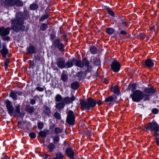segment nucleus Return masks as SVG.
I'll use <instances>...</instances> for the list:
<instances>
[{
  "label": "nucleus",
  "mask_w": 159,
  "mask_h": 159,
  "mask_svg": "<svg viewBox=\"0 0 159 159\" xmlns=\"http://www.w3.org/2000/svg\"><path fill=\"white\" fill-rule=\"evenodd\" d=\"M11 28H5L4 26L0 27V35L5 36L8 35L10 33V30L11 29L16 32L23 31L25 30V26L23 25L24 19L21 13L18 12L16 14L15 18L11 20Z\"/></svg>",
  "instance_id": "1"
},
{
  "label": "nucleus",
  "mask_w": 159,
  "mask_h": 159,
  "mask_svg": "<svg viewBox=\"0 0 159 159\" xmlns=\"http://www.w3.org/2000/svg\"><path fill=\"white\" fill-rule=\"evenodd\" d=\"M76 66L80 67L83 68L85 65L87 67V69L85 70V72L87 73L91 71L92 69V66L89 65V62L86 58H84L82 61L78 60L77 59H73L70 61H68L66 63V67L68 68L71 67L73 66V64Z\"/></svg>",
  "instance_id": "2"
},
{
  "label": "nucleus",
  "mask_w": 159,
  "mask_h": 159,
  "mask_svg": "<svg viewBox=\"0 0 159 159\" xmlns=\"http://www.w3.org/2000/svg\"><path fill=\"white\" fill-rule=\"evenodd\" d=\"M80 108L83 110H89L92 109L97 104L98 105L102 104V102L100 100L96 101V100L89 98L87 99L86 101L84 100H80Z\"/></svg>",
  "instance_id": "3"
},
{
  "label": "nucleus",
  "mask_w": 159,
  "mask_h": 159,
  "mask_svg": "<svg viewBox=\"0 0 159 159\" xmlns=\"http://www.w3.org/2000/svg\"><path fill=\"white\" fill-rule=\"evenodd\" d=\"M5 103L8 113L11 116H14L16 115V113H20V106L19 104L15 107V110L14 111V107L11 101L7 100L5 101Z\"/></svg>",
  "instance_id": "4"
},
{
  "label": "nucleus",
  "mask_w": 159,
  "mask_h": 159,
  "mask_svg": "<svg viewBox=\"0 0 159 159\" xmlns=\"http://www.w3.org/2000/svg\"><path fill=\"white\" fill-rule=\"evenodd\" d=\"M76 99V97L74 95H72L70 98L67 96L63 98L61 102L56 104L55 107L57 109L59 110L63 108L66 104L72 103L73 101Z\"/></svg>",
  "instance_id": "5"
},
{
  "label": "nucleus",
  "mask_w": 159,
  "mask_h": 159,
  "mask_svg": "<svg viewBox=\"0 0 159 159\" xmlns=\"http://www.w3.org/2000/svg\"><path fill=\"white\" fill-rule=\"evenodd\" d=\"M130 97L132 98L133 101L139 102L143 99L144 101V96L143 93L139 90H136L134 91L130 95Z\"/></svg>",
  "instance_id": "6"
},
{
  "label": "nucleus",
  "mask_w": 159,
  "mask_h": 159,
  "mask_svg": "<svg viewBox=\"0 0 159 159\" xmlns=\"http://www.w3.org/2000/svg\"><path fill=\"white\" fill-rule=\"evenodd\" d=\"M156 92V89L154 87L145 88L143 91L144 101L149 100V97L152 95Z\"/></svg>",
  "instance_id": "7"
},
{
  "label": "nucleus",
  "mask_w": 159,
  "mask_h": 159,
  "mask_svg": "<svg viewBox=\"0 0 159 159\" xmlns=\"http://www.w3.org/2000/svg\"><path fill=\"white\" fill-rule=\"evenodd\" d=\"M66 123L69 125H73L75 124V116L74 112L71 110H70L67 113Z\"/></svg>",
  "instance_id": "8"
},
{
  "label": "nucleus",
  "mask_w": 159,
  "mask_h": 159,
  "mask_svg": "<svg viewBox=\"0 0 159 159\" xmlns=\"http://www.w3.org/2000/svg\"><path fill=\"white\" fill-rule=\"evenodd\" d=\"M146 130H149L151 132L159 131V125L155 122L149 123L145 127Z\"/></svg>",
  "instance_id": "9"
},
{
  "label": "nucleus",
  "mask_w": 159,
  "mask_h": 159,
  "mask_svg": "<svg viewBox=\"0 0 159 159\" xmlns=\"http://www.w3.org/2000/svg\"><path fill=\"white\" fill-rule=\"evenodd\" d=\"M52 46L55 48H57L61 52H63L65 50L64 44L58 38L55 39L53 42Z\"/></svg>",
  "instance_id": "10"
},
{
  "label": "nucleus",
  "mask_w": 159,
  "mask_h": 159,
  "mask_svg": "<svg viewBox=\"0 0 159 159\" xmlns=\"http://www.w3.org/2000/svg\"><path fill=\"white\" fill-rule=\"evenodd\" d=\"M121 67L120 63L117 61H114L111 65V68L113 71L116 72L119 71Z\"/></svg>",
  "instance_id": "11"
},
{
  "label": "nucleus",
  "mask_w": 159,
  "mask_h": 159,
  "mask_svg": "<svg viewBox=\"0 0 159 159\" xmlns=\"http://www.w3.org/2000/svg\"><path fill=\"white\" fill-rule=\"evenodd\" d=\"M15 0H2L1 4L2 6L11 7L15 6Z\"/></svg>",
  "instance_id": "12"
},
{
  "label": "nucleus",
  "mask_w": 159,
  "mask_h": 159,
  "mask_svg": "<svg viewBox=\"0 0 159 159\" xmlns=\"http://www.w3.org/2000/svg\"><path fill=\"white\" fill-rule=\"evenodd\" d=\"M116 99V97L115 96H111L106 98L104 102H108L109 105L113 104V102Z\"/></svg>",
  "instance_id": "13"
},
{
  "label": "nucleus",
  "mask_w": 159,
  "mask_h": 159,
  "mask_svg": "<svg viewBox=\"0 0 159 159\" xmlns=\"http://www.w3.org/2000/svg\"><path fill=\"white\" fill-rule=\"evenodd\" d=\"M57 65L60 68L62 69L66 67L65 60L62 58H59L57 61Z\"/></svg>",
  "instance_id": "14"
},
{
  "label": "nucleus",
  "mask_w": 159,
  "mask_h": 159,
  "mask_svg": "<svg viewBox=\"0 0 159 159\" xmlns=\"http://www.w3.org/2000/svg\"><path fill=\"white\" fill-rule=\"evenodd\" d=\"M127 26V24L126 22L124 19H120L119 21V22L118 23L117 26L119 30H121L123 29L124 27H126Z\"/></svg>",
  "instance_id": "15"
},
{
  "label": "nucleus",
  "mask_w": 159,
  "mask_h": 159,
  "mask_svg": "<svg viewBox=\"0 0 159 159\" xmlns=\"http://www.w3.org/2000/svg\"><path fill=\"white\" fill-rule=\"evenodd\" d=\"M8 50L6 48V44L5 43H3L2 49L0 51V53L3 57H6V55L8 54Z\"/></svg>",
  "instance_id": "16"
},
{
  "label": "nucleus",
  "mask_w": 159,
  "mask_h": 159,
  "mask_svg": "<svg viewBox=\"0 0 159 159\" xmlns=\"http://www.w3.org/2000/svg\"><path fill=\"white\" fill-rule=\"evenodd\" d=\"M34 58L35 60V63H37V65L39 66L44 61L43 58L41 56H36L34 57Z\"/></svg>",
  "instance_id": "17"
},
{
  "label": "nucleus",
  "mask_w": 159,
  "mask_h": 159,
  "mask_svg": "<svg viewBox=\"0 0 159 159\" xmlns=\"http://www.w3.org/2000/svg\"><path fill=\"white\" fill-rule=\"evenodd\" d=\"M145 64L147 67L151 68L153 66L154 63L152 60L150 59H148L145 60Z\"/></svg>",
  "instance_id": "18"
},
{
  "label": "nucleus",
  "mask_w": 159,
  "mask_h": 159,
  "mask_svg": "<svg viewBox=\"0 0 159 159\" xmlns=\"http://www.w3.org/2000/svg\"><path fill=\"white\" fill-rule=\"evenodd\" d=\"M25 110L27 112L31 114L34 111V107L30 106L29 105H27L25 106Z\"/></svg>",
  "instance_id": "19"
},
{
  "label": "nucleus",
  "mask_w": 159,
  "mask_h": 159,
  "mask_svg": "<svg viewBox=\"0 0 159 159\" xmlns=\"http://www.w3.org/2000/svg\"><path fill=\"white\" fill-rule=\"evenodd\" d=\"M27 49L28 53L30 54L36 53L37 52V49L33 45L30 46Z\"/></svg>",
  "instance_id": "20"
},
{
  "label": "nucleus",
  "mask_w": 159,
  "mask_h": 159,
  "mask_svg": "<svg viewBox=\"0 0 159 159\" xmlns=\"http://www.w3.org/2000/svg\"><path fill=\"white\" fill-rule=\"evenodd\" d=\"M66 153L67 156L70 157H74V153L73 150L70 148H68L66 150Z\"/></svg>",
  "instance_id": "21"
},
{
  "label": "nucleus",
  "mask_w": 159,
  "mask_h": 159,
  "mask_svg": "<svg viewBox=\"0 0 159 159\" xmlns=\"http://www.w3.org/2000/svg\"><path fill=\"white\" fill-rule=\"evenodd\" d=\"M43 113L45 115L48 116L51 113L50 108L47 106H44L43 108Z\"/></svg>",
  "instance_id": "22"
},
{
  "label": "nucleus",
  "mask_w": 159,
  "mask_h": 159,
  "mask_svg": "<svg viewBox=\"0 0 159 159\" xmlns=\"http://www.w3.org/2000/svg\"><path fill=\"white\" fill-rule=\"evenodd\" d=\"M47 148L50 152H53L54 149L56 148V146L52 143H50L47 146Z\"/></svg>",
  "instance_id": "23"
},
{
  "label": "nucleus",
  "mask_w": 159,
  "mask_h": 159,
  "mask_svg": "<svg viewBox=\"0 0 159 159\" xmlns=\"http://www.w3.org/2000/svg\"><path fill=\"white\" fill-rule=\"evenodd\" d=\"M79 87V84L77 81L73 82L70 85L71 88L73 90H77Z\"/></svg>",
  "instance_id": "24"
},
{
  "label": "nucleus",
  "mask_w": 159,
  "mask_h": 159,
  "mask_svg": "<svg viewBox=\"0 0 159 159\" xmlns=\"http://www.w3.org/2000/svg\"><path fill=\"white\" fill-rule=\"evenodd\" d=\"M115 31L114 29L112 28H108L106 29V33L110 35L113 34Z\"/></svg>",
  "instance_id": "25"
},
{
  "label": "nucleus",
  "mask_w": 159,
  "mask_h": 159,
  "mask_svg": "<svg viewBox=\"0 0 159 159\" xmlns=\"http://www.w3.org/2000/svg\"><path fill=\"white\" fill-rule=\"evenodd\" d=\"M9 96L11 98L14 100H16L17 99V95L16 92L13 91H11L10 93Z\"/></svg>",
  "instance_id": "26"
},
{
  "label": "nucleus",
  "mask_w": 159,
  "mask_h": 159,
  "mask_svg": "<svg viewBox=\"0 0 159 159\" xmlns=\"http://www.w3.org/2000/svg\"><path fill=\"white\" fill-rule=\"evenodd\" d=\"M48 132V130L46 131H41L39 132V135L42 138H45Z\"/></svg>",
  "instance_id": "27"
},
{
  "label": "nucleus",
  "mask_w": 159,
  "mask_h": 159,
  "mask_svg": "<svg viewBox=\"0 0 159 159\" xmlns=\"http://www.w3.org/2000/svg\"><path fill=\"white\" fill-rule=\"evenodd\" d=\"M53 142L55 144H57L59 142V136L57 135L53 136L52 137Z\"/></svg>",
  "instance_id": "28"
},
{
  "label": "nucleus",
  "mask_w": 159,
  "mask_h": 159,
  "mask_svg": "<svg viewBox=\"0 0 159 159\" xmlns=\"http://www.w3.org/2000/svg\"><path fill=\"white\" fill-rule=\"evenodd\" d=\"M63 156L62 154L60 152H57L56 154V157L53 159H63Z\"/></svg>",
  "instance_id": "29"
},
{
  "label": "nucleus",
  "mask_w": 159,
  "mask_h": 159,
  "mask_svg": "<svg viewBox=\"0 0 159 159\" xmlns=\"http://www.w3.org/2000/svg\"><path fill=\"white\" fill-rule=\"evenodd\" d=\"M15 5L17 7H21L23 5V2L20 0H15Z\"/></svg>",
  "instance_id": "30"
},
{
  "label": "nucleus",
  "mask_w": 159,
  "mask_h": 159,
  "mask_svg": "<svg viewBox=\"0 0 159 159\" xmlns=\"http://www.w3.org/2000/svg\"><path fill=\"white\" fill-rule=\"evenodd\" d=\"M30 8L31 10H34L38 8L39 6L36 3H33L30 5Z\"/></svg>",
  "instance_id": "31"
},
{
  "label": "nucleus",
  "mask_w": 159,
  "mask_h": 159,
  "mask_svg": "<svg viewBox=\"0 0 159 159\" xmlns=\"http://www.w3.org/2000/svg\"><path fill=\"white\" fill-rule=\"evenodd\" d=\"M10 62V59L9 58L6 59L4 63V66L6 70L7 69L8 65Z\"/></svg>",
  "instance_id": "32"
},
{
  "label": "nucleus",
  "mask_w": 159,
  "mask_h": 159,
  "mask_svg": "<svg viewBox=\"0 0 159 159\" xmlns=\"http://www.w3.org/2000/svg\"><path fill=\"white\" fill-rule=\"evenodd\" d=\"M112 89L115 94H118L119 93V88L116 85H115L112 87Z\"/></svg>",
  "instance_id": "33"
},
{
  "label": "nucleus",
  "mask_w": 159,
  "mask_h": 159,
  "mask_svg": "<svg viewBox=\"0 0 159 159\" xmlns=\"http://www.w3.org/2000/svg\"><path fill=\"white\" fill-rule=\"evenodd\" d=\"M129 89L131 91H133L136 88V85L133 83L131 85H129L128 87Z\"/></svg>",
  "instance_id": "34"
},
{
  "label": "nucleus",
  "mask_w": 159,
  "mask_h": 159,
  "mask_svg": "<svg viewBox=\"0 0 159 159\" xmlns=\"http://www.w3.org/2000/svg\"><path fill=\"white\" fill-rule=\"evenodd\" d=\"M62 132V129L59 127H56L54 129V133L55 134L61 133Z\"/></svg>",
  "instance_id": "35"
},
{
  "label": "nucleus",
  "mask_w": 159,
  "mask_h": 159,
  "mask_svg": "<svg viewBox=\"0 0 159 159\" xmlns=\"http://www.w3.org/2000/svg\"><path fill=\"white\" fill-rule=\"evenodd\" d=\"M62 99L61 96L59 94L57 95L55 97V100L58 102L62 101Z\"/></svg>",
  "instance_id": "36"
},
{
  "label": "nucleus",
  "mask_w": 159,
  "mask_h": 159,
  "mask_svg": "<svg viewBox=\"0 0 159 159\" xmlns=\"http://www.w3.org/2000/svg\"><path fill=\"white\" fill-rule=\"evenodd\" d=\"M90 51L92 54H95L96 53L97 51L96 48L94 46H92L90 49Z\"/></svg>",
  "instance_id": "37"
},
{
  "label": "nucleus",
  "mask_w": 159,
  "mask_h": 159,
  "mask_svg": "<svg viewBox=\"0 0 159 159\" xmlns=\"http://www.w3.org/2000/svg\"><path fill=\"white\" fill-rule=\"evenodd\" d=\"M48 25L46 24H43L40 27V29L42 31H44L47 28Z\"/></svg>",
  "instance_id": "38"
},
{
  "label": "nucleus",
  "mask_w": 159,
  "mask_h": 159,
  "mask_svg": "<svg viewBox=\"0 0 159 159\" xmlns=\"http://www.w3.org/2000/svg\"><path fill=\"white\" fill-rule=\"evenodd\" d=\"M49 17V15L48 14H45L42 16L40 19V20L41 21H43Z\"/></svg>",
  "instance_id": "39"
},
{
  "label": "nucleus",
  "mask_w": 159,
  "mask_h": 159,
  "mask_svg": "<svg viewBox=\"0 0 159 159\" xmlns=\"http://www.w3.org/2000/svg\"><path fill=\"white\" fill-rule=\"evenodd\" d=\"M54 116L57 120H60L61 118V115L58 112L55 113Z\"/></svg>",
  "instance_id": "40"
},
{
  "label": "nucleus",
  "mask_w": 159,
  "mask_h": 159,
  "mask_svg": "<svg viewBox=\"0 0 159 159\" xmlns=\"http://www.w3.org/2000/svg\"><path fill=\"white\" fill-rule=\"evenodd\" d=\"M61 79L64 81H66L68 79L67 75L65 74H62L61 76Z\"/></svg>",
  "instance_id": "41"
},
{
  "label": "nucleus",
  "mask_w": 159,
  "mask_h": 159,
  "mask_svg": "<svg viewBox=\"0 0 159 159\" xmlns=\"http://www.w3.org/2000/svg\"><path fill=\"white\" fill-rule=\"evenodd\" d=\"M43 123L42 122H40L38 123V127L39 129H42L43 127Z\"/></svg>",
  "instance_id": "42"
},
{
  "label": "nucleus",
  "mask_w": 159,
  "mask_h": 159,
  "mask_svg": "<svg viewBox=\"0 0 159 159\" xmlns=\"http://www.w3.org/2000/svg\"><path fill=\"white\" fill-rule=\"evenodd\" d=\"M94 63L95 65L99 66L100 64V61L99 59L96 58Z\"/></svg>",
  "instance_id": "43"
},
{
  "label": "nucleus",
  "mask_w": 159,
  "mask_h": 159,
  "mask_svg": "<svg viewBox=\"0 0 159 159\" xmlns=\"http://www.w3.org/2000/svg\"><path fill=\"white\" fill-rule=\"evenodd\" d=\"M107 11L108 13L110 15L113 16L115 14L114 12L111 10L110 9H107Z\"/></svg>",
  "instance_id": "44"
},
{
  "label": "nucleus",
  "mask_w": 159,
  "mask_h": 159,
  "mask_svg": "<svg viewBox=\"0 0 159 159\" xmlns=\"http://www.w3.org/2000/svg\"><path fill=\"white\" fill-rule=\"evenodd\" d=\"M29 136L31 139L35 138L36 137V134L34 133H31L29 134Z\"/></svg>",
  "instance_id": "45"
},
{
  "label": "nucleus",
  "mask_w": 159,
  "mask_h": 159,
  "mask_svg": "<svg viewBox=\"0 0 159 159\" xmlns=\"http://www.w3.org/2000/svg\"><path fill=\"white\" fill-rule=\"evenodd\" d=\"M35 89L39 92H43L44 91V89L43 88L39 87H37Z\"/></svg>",
  "instance_id": "46"
},
{
  "label": "nucleus",
  "mask_w": 159,
  "mask_h": 159,
  "mask_svg": "<svg viewBox=\"0 0 159 159\" xmlns=\"http://www.w3.org/2000/svg\"><path fill=\"white\" fill-rule=\"evenodd\" d=\"M158 110L157 108H153L152 109V112L154 114H157L158 113Z\"/></svg>",
  "instance_id": "47"
},
{
  "label": "nucleus",
  "mask_w": 159,
  "mask_h": 159,
  "mask_svg": "<svg viewBox=\"0 0 159 159\" xmlns=\"http://www.w3.org/2000/svg\"><path fill=\"white\" fill-rule=\"evenodd\" d=\"M50 156L48 155H46L43 156V159H50Z\"/></svg>",
  "instance_id": "48"
},
{
  "label": "nucleus",
  "mask_w": 159,
  "mask_h": 159,
  "mask_svg": "<svg viewBox=\"0 0 159 159\" xmlns=\"http://www.w3.org/2000/svg\"><path fill=\"white\" fill-rule=\"evenodd\" d=\"M120 33V34L123 35H126L127 34V32L124 30H121Z\"/></svg>",
  "instance_id": "49"
},
{
  "label": "nucleus",
  "mask_w": 159,
  "mask_h": 159,
  "mask_svg": "<svg viewBox=\"0 0 159 159\" xmlns=\"http://www.w3.org/2000/svg\"><path fill=\"white\" fill-rule=\"evenodd\" d=\"M10 38L9 36H6L2 38V39L4 41H8L10 40Z\"/></svg>",
  "instance_id": "50"
},
{
  "label": "nucleus",
  "mask_w": 159,
  "mask_h": 159,
  "mask_svg": "<svg viewBox=\"0 0 159 159\" xmlns=\"http://www.w3.org/2000/svg\"><path fill=\"white\" fill-rule=\"evenodd\" d=\"M56 37V34H51L50 35V38L52 40H53Z\"/></svg>",
  "instance_id": "51"
},
{
  "label": "nucleus",
  "mask_w": 159,
  "mask_h": 159,
  "mask_svg": "<svg viewBox=\"0 0 159 159\" xmlns=\"http://www.w3.org/2000/svg\"><path fill=\"white\" fill-rule=\"evenodd\" d=\"M35 102V101L34 99H31L30 101V103L32 105H34Z\"/></svg>",
  "instance_id": "52"
},
{
  "label": "nucleus",
  "mask_w": 159,
  "mask_h": 159,
  "mask_svg": "<svg viewBox=\"0 0 159 159\" xmlns=\"http://www.w3.org/2000/svg\"><path fill=\"white\" fill-rule=\"evenodd\" d=\"M83 72L82 71H80L78 72L77 73V75L78 77H81L82 76Z\"/></svg>",
  "instance_id": "53"
},
{
  "label": "nucleus",
  "mask_w": 159,
  "mask_h": 159,
  "mask_svg": "<svg viewBox=\"0 0 159 159\" xmlns=\"http://www.w3.org/2000/svg\"><path fill=\"white\" fill-rule=\"evenodd\" d=\"M154 136L156 137H157L159 135V133H158V131H154Z\"/></svg>",
  "instance_id": "54"
},
{
  "label": "nucleus",
  "mask_w": 159,
  "mask_h": 159,
  "mask_svg": "<svg viewBox=\"0 0 159 159\" xmlns=\"http://www.w3.org/2000/svg\"><path fill=\"white\" fill-rule=\"evenodd\" d=\"M156 142L157 145H159V138L157 137L156 138Z\"/></svg>",
  "instance_id": "55"
},
{
  "label": "nucleus",
  "mask_w": 159,
  "mask_h": 159,
  "mask_svg": "<svg viewBox=\"0 0 159 159\" xmlns=\"http://www.w3.org/2000/svg\"><path fill=\"white\" fill-rule=\"evenodd\" d=\"M103 81V82L105 84H107L108 83V80L106 79H104Z\"/></svg>",
  "instance_id": "56"
},
{
  "label": "nucleus",
  "mask_w": 159,
  "mask_h": 159,
  "mask_svg": "<svg viewBox=\"0 0 159 159\" xmlns=\"http://www.w3.org/2000/svg\"><path fill=\"white\" fill-rule=\"evenodd\" d=\"M16 94H18V95H21L22 94V93L21 92L19 91L16 92Z\"/></svg>",
  "instance_id": "57"
},
{
  "label": "nucleus",
  "mask_w": 159,
  "mask_h": 159,
  "mask_svg": "<svg viewBox=\"0 0 159 159\" xmlns=\"http://www.w3.org/2000/svg\"><path fill=\"white\" fill-rule=\"evenodd\" d=\"M25 115V114L24 113H22L20 114V117L21 118H22L24 117Z\"/></svg>",
  "instance_id": "58"
},
{
  "label": "nucleus",
  "mask_w": 159,
  "mask_h": 159,
  "mask_svg": "<svg viewBox=\"0 0 159 159\" xmlns=\"http://www.w3.org/2000/svg\"><path fill=\"white\" fill-rule=\"evenodd\" d=\"M9 159V157L7 156H6L4 157H3L2 158V159Z\"/></svg>",
  "instance_id": "59"
},
{
  "label": "nucleus",
  "mask_w": 159,
  "mask_h": 159,
  "mask_svg": "<svg viewBox=\"0 0 159 159\" xmlns=\"http://www.w3.org/2000/svg\"><path fill=\"white\" fill-rule=\"evenodd\" d=\"M21 123H21V122H20V121H18V125H21Z\"/></svg>",
  "instance_id": "60"
},
{
  "label": "nucleus",
  "mask_w": 159,
  "mask_h": 159,
  "mask_svg": "<svg viewBox=\"0 0 159 159\" xmlns=\"http://www.w3.org/2000/svg\"><path fill=\"white\" fill-rule=\"evenodd\" d=\"M29 61H30V63H31V62H32V61H31V60H30Z\"/></svg>",
  "instance_id": "61"
}]
</instances>
